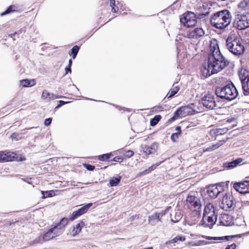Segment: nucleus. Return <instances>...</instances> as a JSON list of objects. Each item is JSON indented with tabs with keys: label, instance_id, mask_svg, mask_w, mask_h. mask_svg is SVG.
<instances>
[{
	"label": "nucleus",
	"instance_id": "5",
	"mask_svg": "<svg viewBox=\"0 0 249 249\" xmlns=\"http://www.w3.org/2000/svg\"><path fill=\"white\" fill-rule=\"evenodd\" d=\"M215 94L218 97L221 99L231 101L237 97L238 92L234 85L232 83L223 87L216 88Z\"/></svg>",
	"mask_w": 249,
	"mask_h": 249
},
{
	"label": "nucleus",
	"instance_id": "2",
	"mask_svg": "<svg viewBox=\"0 0 249 249\" xmlns=\"http://www.w3.org/2000/svg\"><path fill=\"white\" fill-rule=\"evenodd\" d=\"M213 48L212 54L209 55L208 63L210 65V69L216 73L227 66L229 61L221 54L218 46Z\"/></svg>",
	"mask_w": 249,
	"mask_h": 249
},
{
	"label": "nucleus",
	"instance_id": "18",
	"mask_svg": "<svg viewBox=\"0 0 249 249\" xmlns=\"http://www.w3.org/2000/svg\"><path fill=\"white\" fill-rule=\"evenodd\" d=\"M159 144L157 142H154L150 146H145L142 148L143 151L146 154L150 155L156 152L158 149Z\"/></svg>",
	"mask_w": 249,
	"mask_h": 249
},
{
	"label": "nucleus",
	"instance_id": "46",
	"mask_svg": "<svg viewBox=\"0 0 249 249\" xmlns=\"http://www.w3.org/2000/svg\"><path fill=\"white\" fill-rule=\"evenodd\" d=\"M61 96H59L58 95H56L53 93H50V96H49L48 100L49 101L52 100L54 99L55 98H61Z\"/></svg>",
	"mask_w": 249,
	"mask_h": 249
},
{
	"label": "nucleus",
	"instance_id": "28",
	"mask_svg": "<svg viewBox=\"0 0 249 249\" xmlns=\"http://www.w3.org/2000/svg\"><path fill=\"white\" fill-rule=\"evenodd\" d=\"M175 130L177 132L172 134L171 136V139L174 142H176L177 141L179 135L181 134V128L180 126L176 127Z\"/></svg>",
	"mask_w": 249,
	"mask_h": 249
},
{
	"label": "nucleus",
	"instance_id": "13",
	"mask_svg": "<svg viewBox=\"0 0 249 249\" xmlns=\"http://www.w3.org/2000/svg\"><path fill=\"white\" fill-rule=\"evenodd\" d=\"M223 189L222 186L217 185L209 186L207 190L208 196L213 198L216 197L218 195L222 193Z\"/></svg>",
	"mask_w": 249,
	"mask_h": 249
},
{
	"label": "nucleus",
	"instance_id": "51",
	"mask_svg": "<svg viewBox=\"0 0 249 249\" xmlns=\"http://www.w3.org/2000/svg\"><path fill=\"white\" fill-rule=\"evenodd\" d=\"M65 71H66V73H65V74H68V73L69 72H71V67H70V66H68L65 68Z\"/></svg>",
	"mask_w": 249,
	"mask_h": 249
},
{
	"label": "nucleus",
	"instance_id": "33",
	"mask_svg": "<svg viewBox=\"0 0 249 249\" xmlns=\"http://www.w3.org/2000/svg\"><path fill=\"white\" fill-rule=\"evenodd\" d=\"M79 50V47L75 45L71 50V52H69V54L72 56V58L75 59L76 57L77 54Z\"/></svg>",
	"mask_w": 249,
	"mask_h": 249
},
{
	"label": "nucleus",
	"instance_id": "50",
	"mask_svg": "<svg viewBox=\"0 0 249 249\" xmlns=\"http://www.w3.org/2000/svg\"><path fill=\"white\" fill-rule=\"evenodd\" d=\"M236 245L235 244H232L231 245L228 246L225 249H235Z\"/></svg>",
	"mask_w": 249,
	"mask_h": 249
},
{
	"label": "nucleus",
	"instance_id": "32",
	"mask_svg": "<svg viewBox=\"0 0 249 249\" xmlns=\"http://www.w3.org/2000/svg\"><path fill=\"white\" fill-rule=\"evenodd\" d=\"M202 237L208 240H224V239H226L228 240L230 238V236H223V237H211L205 235H202Z\"/></svg>",
	"mask_w": 249,
	"mask_h": 249
},
{
	"label": "nucleus",
	"instance_id": "21",
	"mask_svg": "<svg viewBox=\"0 0 249 249\" xmlns=\"http://www.w3.org/2000/svg\"><path fill=\"white\" fill-rule=\"evenodd\" d=\"M239 76L242 84L243 82L249 79V71L246 69H242L239 72Z\"/></svg>",
	"mask_w": 249,
	"mask_h": 249
},
{
	"label": "nucleus",
	"instance_id": "17",
	"mask_svg": "<svg viewBox=\"0 0 249 249\" xmlns=\"http://www.w3.org/2000/svg\"><path fill=\"white\" fill-rule=\"evenodd\" d=\"M204 35V32L202 28H196L194 30L190 31L188 34L189 38H197L202 36Z\"/></svg>",
	"mask_w": 249,
	"mask_h": 249
},
{
	"label": "nucleus",
	"instance_id": "47",
	"mask_svg": "<svg viewBox=\"0 0 249 249\" xmlns=\"http://www.w3.org/2000/svg\"><path fill=\"white\" fill-rule=\"evenodd\" d=\"M52 121V119L51 118L45 119L44 122V124L46 126H49L51 124Z\"/></svg>",
	"mask_w": 249,
	"mask_h": 249
},
{
	"label": "nucleus",
	"instance_id": "45",
	"mask_svg": "<svg viewBox=\"0 0 249 249\" xmlns=\"http://www.w3.org/2000/svg\"><path fill=\"white\" fill-rule=\"evenodd\" d=\"M50 95V93L46 90H44L42 94V98L44 99H48L49 96Z\"/></svg>",
	"mask_w": 249,
	"mask_h": 249
},
{
	"label": "nucleus",
	"instance_id": "20",
	"mask_svg": "<svg viewBox=\"0 0 249 249\" xmlns=\"http://www.w3.org/2000/svg\"><path fill=\"white\" fill-rule=\"evenodd\" d=\"M242 159L238 158L231 162H226L224 164V167L226 169H231L235 167L237 165L242 161Z\"/></svg>",
	"mask_w": 249,
	"mask_h": 249
},
{
	"label": "nucleus",
	"instance_id": "23",
	"mask_svg": "<svg viewBox=\"0 0 249 249\" xmlns=\"http://www.w3.org/2000/svg\"><path fill=\"white\" fill-rule=\"evenodd\" d=\"M171 220L173 223L178 222L182 217V214L180 211H177L173 214H171Z\"/></svg>",
	"mask_w": 249,
	"mask_h": 249
},
{
	"label": "nucleus",
	"instance_id": "44",
	"mask_svg": "<svg viewBox=\"0 0 249 249\" xmlns=\"http://www.w3.org/2000/svg\"><path fill=\"white\" fill-rule=\"evenodd\" d=\"M84 167L89 171H93L95 169V167L93 165L85 163L83 164Z\"/></svg>",
	"mask_w": 249,
	"mask_h": 249
},
{
	"label": "nucleus",
	"instance_id": "14",
	"mask_svg": "<svg viewBox=\"0 0 249 249\" xmlns=\"http://www.w3.org/2000/svg\"><path fill=\"white\" fill-rule=\"evenodd\" d=\"M233 187L241 194L249 193V181L235 182L234 183Z\"/></svg>",
	"mask_w": 249,
	"mask_h": 249
},
{
	"label": "nucleus",
	"instance_id": "41",
	"mask_svg": "<svg viewBox=\"0 0 249 249\" xmlns=\"http://www.w3.org/2000/svg\"><path fill=\"white\" fill-rule=\"evenodd\" d=\"M14 7V6H10L5 11H4V12H2L0 14V15L1 16H4V15H5L7 14H9L10 13V12H12V11H14V10L13 9V8Z\"/></svg>",
	"mask_w": 249,
	"mask_h": 249
},
{
	"label": "nucleus",
	"instance_id": "24",
	"mask_svg": "<svg viewBox=\"0 0 249 249\" xmlns=\"http://www.w3.org/2000/svg\"><path fill=\"white\" fill-rule=\"evenodd\" d=\"M163 162V161H160V162H157L156 164H154L152 165L148 169H145V170H144L143 171H142L141 173H140L139 174L140 175H146V174L149 173L152 171H153L155 169H156L158 166H159Z\"/></svg>",
	"mask_w": 249,
	"mask_h": 249
},
{
	"label": "nucleus",
	"instance_id": "48",
	"mask_svg": "<svg viewBox=\"0 0 249 249\" xmlns=\"http://www.w3.org/2000/svg\"><path fill=\"white\" fill-rule=\"evenodd\" d=\"M68 102H65L64 101H59V104L55 107V108H58L59 107H60L61 106H62L63 105L68 103Z\"/></svg>",
	"mask_w": 249,
	"mask_h": 249
},
{
	"label": "nucleus",
	"instance_id": "19",
	"mask_svg": "<svg viewBox=\"0 0 249 249\" xmlns=\"http://www.w3.org/2000/svg\"><path fill=\"white\" fill-rule=\"evenodd\" d=\"M219 223L223 226H229L231 223V217L226 213L222 214L219 217Z\"/></svg>",
	"mask_w": 249,
	"mask_h": 249
},
{
	"label": "nucleus",
	"instance_id": "55",
	"mask_svg": "<svg viewBox=\"0 0 249 249\" xmlns=\"http://www.w3.org/2000/svg\"><path fill=\"white\" fill-rule=\"evenodd\" d=\"M234 120V119H228V120H227V121H228V122H229V123H231V122H232L233 120Z\"/></svg>",
	"mask_w": 249,
	"mask_h": 249
},
{
	"label": "nucleus",
	"instance_id": "36",
	"mask_svg": "<svg viewBox=\"0 0 249 249\" xmlns=\"http://www.w3.org/2000/svg\"><path fill=\"white\" fill-rule=\"evenodd\" d=\"M10 160H11V159L8 157L7 154L0 152V161L7 162Z\"/></svg>",
	"mask_w": 249,
	"mask_h": 249
},
{
	"label": "nucleus",
	"instance_id": "56",
	"mask_svg": "<svg viewBox=\"0 0 249 249\" xmlns=\"http://www.w3.org/2000/svg\"><path fill=\"white\" fill-rule=\"evenodd\" d=\"M15 34H16V33L13 34H11V36L12 37H13V36H14L15 35Z\"/></svg>",
	"mask_w": 249,
	"mask_h": 249
},
{
	"label": "nucleus",
	"instance_id": "52",
	"mask_svg": "<svg viewBox=\"0 0 249 249\" xmlns=\"http://www.w3.org/2000/svg\"><path fill=\"white\" fill-rule=\"evenodd\" d=\"M161 106H158V107H154L153 108V110L156 109V108H157V109H159L160 110H161ZM155 110H157L156 109H155Z\"/></svg>",
	"mask_w": 249,
	"mask_h": 249
},
{
	"label": "nucleus",
	"instance_id": "6",
	"mask_svg": "<svg viewBox=\"0 0 249 249\" xmlns=\"http://www.w3.org/2000/svg\"><path fill=\"white\" fill-rule=\"evenodd\" d=\"M233 27L241 30L249 27V19L244 15L236 16L233 22Z\"/></svg>",
	"mask_w": 249,
	"mask_h": 249
},
{
	"label": "nucleus",
	"instance_id": "1",
	"mask_svg": "<svg viewBox=\"0 0 249 249\" xmlns=\"http://www.w3.org/2000/svg\"><path fill=\"white\" fill-rule=\"evenodd\" d=\"M232 20L231 12L228 10L216 12L211 15L210 23L212 27L220 30L227 28Z\"/></svg>",
	"mask_w": 249,
	"mask_h": 249
},
{
	"label": "nucleus",
	"instance_id": "53",
	"mask_svg": "<svg viewBox=\"0 0 249 249\" xmlns=\"http://www.w3.org/2000/svg\"><path fill=\"white\" fill-rule=\"evenodd\" d=\"M72 60L71 59H70L69 61V65H68V66H70V67H71V65H72Z\"/></svg>",
	"mask_w": 249,
	"mask_h": 249
},
{
	"label": "nucleus",
	"instance_id": "30",
	"mask_svg": "<svg viewBox=\"0 0 249 249\" xmlns=\"http://www.w3.org/2000/svg\"><path fill=\"white\" fill-rule=\"evenodd\" d=\"M121 179V176H118L117 177H113L111 179L109 180V185L110 186H116L120 182Z\"/></svg>",
	"mask_w": 249,
	"mask_h": 249
},
{
	"label": "nucleus",
	"instance_id": "54",
	"mask_svg": "<svg viewBox=\"0 0 249 249\" xmlns=\"http://www.w3.org/2000/svg\"><path fill=\"white\" fill-rule=\"evenodd\" d=\"M119 159V158H118V157H116L114 158L113 160L115 161H117Z\"/></svg>",
	"mask_w": 249,
	"mask_h": 249
},
{
	"label": "nucleus",
	"instance_id": "11",
	"mask_svg": "<svg viewBox=\"0 0 249 249\" xmlns=\"http://www.w3.org/2000/svg\"><path fill=\"white\" fill-rule=\"evenodd\" d=\"M186 201L191 209H194V210L198 212L201 211V204L198 198L194 196L188 195Z\"/></svg>",
	"mask_w": 249,
	"mask_h": 249
},
{
	"label": "nucleus",
	"instance_id": "12",
	"mask_svg": "<svg viewBox=\"0 0 249 249\" xmlns=\"http://www.w3.org/2000/svg\"><path fill=\"white\" fill-rule=\"evenodd\" d=\"M92 203H89L87 204L83 205L82 207L79 208L77 211H74L70 216V220L73 221L76 219L79 216L86 213L89 209L92 206Z\"/></svg>",
	"mask_w": 249,
	"mask_h": 249
},
{
	"label": "nucleus",
	"instance_id": "25",
	"mask_svg": "<svg viewBox=\"0 0 249 249\" xmlns=\"http://www.w3.org/2000/svg\"><path fill=\"white\" fill-rule=\"evenodd\" d=\"M188 108L187 107H182L177 109L174 113L175 116L178 117L180 115L185 116Z\"/></svg>",
	"mask_w": 249,
	"mask_h": 249
},
{
	"label": "nucleus",
	"instance_id": "8",
	"mask_svg": "<svg viewBox=\"0 0 249 249\" xmlns=\"http://www.w3.org/2000/svg\"><path fill=\"white\" fill-rule=\"evenodd\" d=\"M180 22L185 26L192 27L196 23V19L195 14L193 12H188L183 15V17L180 19Z\"/></svg>",
	"mask_w": 249,
	"mask_h": 249
},
{
	"label": "nucleus",
	"instance_id": "42",
	"mask_svg": "<svg viewBox=\"0 0 249 249\" xmlns=\"http://www.w3.org/2000/svg\"><path fill=\"white\" fill-rule=\"evenodd\" d=\"M134 154V153L133 151L129 150L125 151V153L124 154V156L128 158L132 157Z\"/></svg>",
	"mask_w": 249,
	"mask_h": 249
},
{
	"label": "nucleus",
	"instance_id": "31",
	"mask_svg": "<svg viewBox=\"0 0 249 249\" xmlns=\"http://www.w3.org/2000/svg\"><path fill=\"white\" fill-rule=\"evenodd\" d=\"M53 234V231L50 229L42 237L45 241H48L55 237Z\"/></svg>",
	"mask_w": 249,
	"mask_h": 249
},
{
	"label": "nucleus",
	"instance_id": "9",
	"mask_svg": "<svg viewBox=\"0 0 249 249\" xmlns=\"http://www.w3.org/2000/svg\"><path fill=\"white\" fill-rule=\"evenodd\" d=\"M223 195V198L220 204V208L227 211L233 210L234 208V203L232 196L227 193Z\"/></svg>",
	"mask_w": 249,
	"mask_h": 249
},
{
	"label": "nucleus",
	"instance_id": "4",
	"mask_svg": "<svg viewBox=\"0 0 249 249\" xmlns=\"http://www.w3.org/2000/svg\"><path fill=\"white\" fill-rule=\"evenodd\" d=\"M217 216L218 209L212 203L207 204L204 208L202 224L206 227H212L215 224Z\"/></svg>",
	"mask_w": 249,
	"mask_h": 249
},
{
	"label": "nucleus",
	"instance_id": "3",
	"mask_svg": "<svg viewBox=\"0 0 249 249\" xmlns=\"http://www.w3.org/2000/svg\"><path fill=\"white\" fill-rule=\"evenodd\" d=\"M226 48L232 54L238 57L243 55L245 52L244 46L240 38L231 33L226 39Z\"/></svg>",
	"mask_w": 249,
	"mask_h": 249
},
{
	"label": "nucleus",
	"instance_id": "29",
	"mask_svg": "<svg viewBox=\"0 0 249 249\" xmlns=\"http://www.w3.org/2000/svg\"><path fill=\"white\" fill-rule=\"evenodd\" d=\"M179 88L178 86L173 85V88L170 90L167 96L168 98H171L174 96L179 90Z\"/></svg>",
	"mask_w": 249,
	"mask_h": 249
},
{
	"label": "nucleus",
	"instance_id": "16",
	"mask_svg": "<svg viewBox=\"0 0 249 249\" xmlns=\"http://www.w3.org/2000/svg\"><path fill=\"white\" fill-rule=\"evenodd\" d=\"M164 214V213H155L153 214L148 216V222L151 225H155L158 222L161 221V217Z\"/></svg>",
	"mask_w": 249,
	"mask_h": 249
},
{
	"label": "nucleus",
	"instance_id": "38",
	"mask_svg": "<svg viewBox=\"0 0 249 249\" xmlns=\"http://www.w3.org/2000/svg\"><path fill=\"white\" fill-rule=\"evenodd\" d=\"M111 155V153H107L100 155L98 157V160L101 161H104L105 160L109 159L110 158Z\"/></svg>",
	"mask_w": 249,
	"mask_h": 249
},
{
	"label": "nucleus",
	"instance_id": "43",
	"mask_svg": "<svg viewBox=\"0 0 249 249\" xmlns=\"http://www.w3.org/2000/svg\"><path fill=\"white\" fill-rule=\"evenodd\" d=\"M248 5V2L245 0H242L238 4V7L241 9H245Z\"/></svg>",
	"mask_w": 249,
	"mask_h": 249
},
{
	"label": "nucleus",
	"instance_id": "7",
	"mask_svg": "<svg viewBox=\"0 0 249 249\" xmlns=\"http://www.w3.org/2000/svg\"><path fill=\"white\" fill-rule=\"evenodd\" d=\"M69 219L66 218H63L58 223H53L52 228L50 229L53 232V235L55 237L61 235L65 230V226L68 224Z\"/></svg>",
	"mask_w": 249,
	"mask_h": 249
},
{
	"label": "nucleus",
	"instance_id": "22",
	"mask_svg": "<svg viewBox=\"0 0 249 249\" xmlns=\"http://www.w3.org/2000/svg\"><path fill=\"white\" fill-rule=\"evenodd\" d=\"M210 65H209V63L208 62V67L206 68V66H204L201 69L202 74L205 78L208 77L210 76L211 75H212L214 73H216L215 72L212 71V69H210Z\"/></svg>",
	"mask_w": 249,
	"mask_h": 249
},
{
	"label": "nucleus",
	"instance_id": "27",
	"mask_svg": "<svg viewBox=\"0 0 249 249\" xmlns=\"http://www.w3.org/2000/svg\"><path fill=\"white\" fill-rule=\"evenodd\" d=\"M225 141H219L217 143L213 144L204 150V152L213 151L224 144Z\"/></svg>",
	"mask_w": 249,
	"mask_h": 249
},
{
	"label": "nucleus",
	"instance_id": "39",
	"mask_svg": "<svg viewBox=\"0 0 249 249\" xmlns=\"http://www.w3.org/2000/svg\"><path fill=\"white\" fill-rule=\"evenodd\" d=\"M109 5L111 7V11L112 12L116 13L118 11V7H116L115 0H109Z\"/></svg>",
	"mask_w": 249,
	"mask_h": 249
},
{
	"label": "nucleus",
	"instance_id": "10",
	"mask_svg": "<svg viewBox=\"0 0 249 249\" xmlns=\"http://www.w3.org/2000/svg\"><path fill=\"white\" fill-rule=\"evenodd\" d=\"M201 102L204 107L209 109H213L216 106L214 96L212 94H207L202 97Z\"/></svg>",
	"mask_w": 249,
	"mask_h": 249
},
{
	"label": "nucleus",
	"instance_id": "15",
	"mask_svg": "<svg viewBox=\"0 0 249 249\" xmlns=\"http://www.w3.org/2000/svg\"><path fill=\"white\" fill-rule=\"evenodd\" d=\"M84 222L81 221L79 223L73 225L70 230L68 234L71 237H75L80 233L82 228L85 226Z\"/></svg>",
	"mask_w": 249,
	"mask_h": 249
},
{
	"label": "nucleus",
	"instance_id": "34",
	"mask_svg": "<svg viewBox=\"0 0 249 249\" xmlns=\"http://www.w3.org/2000/svg\"><path fill=\"white\" fill-rule=\"evenodd\" d=\"M45 242L42 236L40 235L30 242V245H33L37 244H42Z\"/></svg>",
	"mask_w": 249,
	"mask_h": 249
},
{
	"label": "nucleus",
	"instance_id": "57",
	"mask_svg": "<svg viewBox=\"0 0 249 249\" xmlns=\"http://www.w3.org/2000/svg\"><path fill=\"white\" fill-rule=\"evenodd\" d=\"M13 135H14V134H12V137H13Z\"/></svg>",
	"mask_w": 249,
	"mask_h": 249
},
{
	"label": "nucleus",
	"instance_id": "40",
	"mask_svg": "<svg viewBox=\"0 0 249 249\" xmlns=\"http://www.w3.org/2000/svg\"><path fill=\"white\" fill-rule=\"evenodd\" d=\"M185 240V238L184 236H181L179 235H177L175 238H174L172 240L170 241L171 243H176L178 241H184Z\"/></svg>",
	"mask_w": 249,
	"mask_h": 249
},
{
	"label": "nucleus",
	"instance_id": "49",
	"mask_svg": "<svg viewBox=\"0 0 249 249\" xmlns=\"http://www.w3.org/2000/svg\"><path fill=\"white\" fill-rule=\"evenodd\" d=\"M208 244H209L208 242L206 241L205 240H202V241H199L196 245L199 246V245H207Z\"/></svg>",
	"mask_w": 249,
	"mask_h": 249
},
{
	"label": "nucleus",
	"instance_id": "37",
	"mask_svg": "<svg viewBox=\"0 0 249 249\" xmlns=\"http://www.w3.org/2000/svg\"><path fill=\"white\" fill-rule=\"evenodd\" d=\"M41 193L43 195V198H46L49 197H52L55 195L54 191L53 190H51L46 192L42 191Z\"/></svg>",
	"mask_w": 249,
	"mask_h": 249
},
{
	"label": "nucleus",
	"instance_id": "26",
	"mask_svg": "<svg viewBox=\"0 0 249 249\" xmlns=\"http://www.w3.org/2000/svg\"><path fill=\"white\" fill-rule=\"evenodd\" d=\"M20 83L23 87H32L36 84L34 80H29L28 79H24L21 80Z\"/></svg>",
	"mask_w": 249,
	"mask_h": 249
},
{
	"label": "nucleus",
	"instance_id": "35",
	"mask_svg": "<svg viewBox=\"0 0 249 249\" xmlns=\"http://www.w3.org/2000/svg\"><path fill=\"white\" fill-rule=\"evenodd\" d=\"M161 117L160 115H157L154 116L153 118H152L150 121V125L152 126L156 125L158 122L161 119Z\"/></svg>",
	"mask_w": 249,
	"mask_h": 249
}]
</instances>
